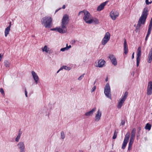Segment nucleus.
<instances>
[{"mask_svg": "<svg viewBox=\"0 0 152 152\" xmlns=\"http://www.w3.org/2000/svg\"><path fill=\"white\" fill-rule=\"evenodd\" d=\"M148 8H145L142 12L141 16L140 18L136 27L137 29H139L141 25H144L148 15Z\"/></svg>", "mask_w": 152, "mask_h": 152, "instance_id": "1", "label": "nucleus"}, {"mask_svg": "<svg viewBox=\"0 0 152 152\" xmlns=\"http://www.w3.org/2000/svg\"><path fill=\"white\" fill-rule=\"evenodd\" d=\"M41 23L45 28H50L51 26L52 18L50 16L44 17L41 20Z\"/></svg>", "mask_w": 152, "mask_h": 152, "instance_id": "2", "label": "nucleus"}, {"mask_svg": "<svg viewBox=\"0 0 152 152\" xmlns=\"http://www.w3.org/2000/svg\"><path fill=\"white\" fill-rule=\"evenodd\" d=\"M82 13H84V14L83 19L87 23H91V22L90 21V20L91 18V16L90 13L88 11L84 10L80 11L78 15H79Z\"/></svg>", "mask_w": 152, "mask_h": 152, "instance_id": "3", "label": "nucleus"}, {"mask_svg": "<svg viewBox=\"0 0 152 152\" xmlns=\"http://www.w3.org/2000/svg\"><path fill=\"white\" fill-rule=\"evenodd\" d=\"M136 129L134 128L131 131L129 141V142L128 150L130 151L131 150L132 144L135 139L136 133Z\"/></svg>", "mask_w": 152, "mask_h": 152, "instance_id": "4", "label": "nucleus"}, {"mask_svg": "<svg viewBox=\"0 0 152 152\" xmlns=\"http://www.w3.org/2000/svg\"><path fill=\"white\" fill-rule=\"evenodd\" d=\"M128 95V92H126L123 97L120 99L118 101L117 107L118 109H120L123 106L125 101Z\"/></svg>", "mask_w": 152, "mask_h": 152, "instance_id": "5", "label": "nucleus"}, {"mask_svg": "<svg viewBox=\"0 0 152 152\" xmlns=\"http://www.w3.org/2000/svg\"><path fill=\"white\" fill-rule=\"evenodd\" d=\"M104 92L105 96L107 98L111 99L110 88L109 83H107L106 85Z\"/></svg>", "mask_w": 152, "mask_h": 152, "instance_id": "6", "label": "nucleus"}, {"mask_svg": "<svg viewBox=\"0 0 152 152\" xmlns=\"http://www.w3.org/2000/svg\"><path fill=\"white\" fill-rule=\"evenodd\" d=\"M110 34L109 32L106 33L101 41V44L102 45H105L110 40Z\"/></svg>", "mask_w": 152, "mask_h": 152, "instance_id": "7", "label": "nucleus"}, {"mask_svg": "<svg viewBox=\"0 0 152 152\" xmlns=\"http://www.w3.org/2000/svg\"><path fill=\"white\" fill-rule=\"evenodd\" d=\"M130 134L129 132H127L125 135V137L123 143L121 148L124 149L126 148L127 144L128 142Z\"/></svg>", "mask_w": 152, "mask_h": 152, "instance_id": "8", "label": "nucleus"}, {"mask_svg": "<svg viewBox=\"0 0 152 152\" xmlns=\"http://www.w3.org/2000/svg\"><path fill=\"white\" fill-rule=\"evenodd\" d=\"M67 26L66 24L61 23V25L58 27V32L61 34L66 33L67 31Z\"/></svg>", "mask_w": 152, "mask_h": 152, "instance_id": "9", "label": "nucleus"}, {"mask_svg": "<svg viewBox=\"0 0 152 152\" xmlns=\"http://www.w3.org/2000/svg\"><path fill=\"white\" fill-rule=\"evenodd\" d=\"M17 147L20 150V152H25V145L23 142H20L17 145Z\"/></svg>", "mask_w": 152, "mask_h": 152, "instance_id": "10", "label": "nucleus"}, {"mask_svg": "<svg viewBox=\"0 0 152 152\" xmlns=\"http://www.w3.org/2000/svg\"><path fill=\"white\" fill-rule=\"evenodd\" d=\"M141 50L140 47H139L137 49V66H138L140 60L141 56Z\"/></svg>", "mask_w": 152, "mask_h": 152, "instance_id": "11", "label": "nucleus"}, {"mask_svg": "<svg viewBox=\"0 0 152 152\" xmlns=\"http://www.w3.org/2000/svg\"><path fill=\"white\" fill-rule=\"evenodd\" d=\"M118 15V12L115 10H112L110 13V16L113 20H115Z\"/></svg>", "mask_w": 152, "mask_h": 152, "instance_id": "12", "label": "nucleus"}, {"mask_svg": "<svg viewBox=\"0 0 152 152\" xmlns=\"http://www.w3.org/2000/svg\"><path fill=\"white\" fill-rule=\"evenodd\" d=\"M152 94V82L150 81L148 83L147 89V94L150 95Z\"/></svg>", "mask_w": 152, "mask_h": 152, "instance_id": "13", "label": "nucleus"}, {"mask_svg": "<svg viewBox=\"0 0 152 152\" xmlns=\"http://www.w3.org/2000/svg\"><path fill=\"white\" fill-rule=\"evenodd\" d=\"M69 21V18L68 15H64L62 19L61 23L67 25Z\"/></svg>", "mask_w": 152, "mask_h": 152, "instance_id": "14", "label": "nucleus"}, {"mask_svg": "<svg viewBox=\"0 0 152 152\" xmlns=\"http://www.w3.org/2000/svg\"><path fill=\"white\" fill-rule=\"evenodd\" d=\"M109 58L110 59L113 65L116 66L117 65V61L115 57L112 54L110 55L109 56Z\"/></svg>", "mask_w": 152, "mask_h": 152, "instance_id": "15", "label": "nucleus"}, {"mask_svg": "<svg viewBox=\"0 0 152 152\" xmlns=\"http://www.w3.org/2000/svg\"><path fill=\"white\" fill-rule=\"evenodd\" d=\"M102 116V112L99 109L97 112L94 118L95 121L96 122L99 121L100 119Z\"/></svg>", "mask_w": 152, "mask_h": 152, "instance_id": "16", "label": "nucleus"}, {"mask_svg": "<svg viewBox=\"0 0 152 152\" xmlns=\"http://www.w3.org/2000/svg\"><path fill=\"white\" fill-rule=\"evenodd\" d=\"M96 107L93 108L91 110L86 112L85 114V116L87 117L92 116L93 115L94 113L96 111Z\"/></svg>", "mask_w": 152, "mask_h": 152, "instance_id": "17", "label": "nucleus"}, {"mask_svg": "<svg viewBox=\"0 0 152 152\" xmlns=\"http://www.w3.org/2000/svg\"><path fill=\"white\" fill-rule=\"evenodd\" d=\"M105 63V61L104 60L101 59L98 61V64H96V66L99 67H102L104 65Z\"/></svg>", "mask_w": 152, "mask_h": 152, "instance_id": "18", "label": "nucleus"}, {"mask_svg": "<svg viewBox=\"0 0 152 152\" xmlns=\"http://www.w3.org/2000/svg\"><path fill=\"white\" fill-rule=\"evenodd\" d=\"M108 1H106L102 3L97 7V10L98 11H100L102 10L104 7L108 2Z\"/></svg>", "mask_w": 152, "mask_h": 152, "instance_id": "19", "label": "nucleus"}, {"mask_svg": "<svg viewBox=\"0 0 152 152\" xmlns=\"http://www.w3.org/2000/svg\"><path fill=\"white\" fill-rule=\"evenodd\" d=\"M31 74L36 84H37L38 83V81L39 80V78L38 75L34 71L31 72Z\"/></svg>", "mask_w": 152, "mask_h": 152, "instance_id": "20", "label": "nucleus"}, {"mask_svg": "<svg viewBox=\"0 0 152 152\" xmlns=\"http://www.w3.org/2000/svg\"><path fill=\"white\" fill-rule=\"evenodd\" d=\"M124 50L125 54H126L128 52V47L126 40L125 39H124Z\"/></svg>", "mask_w": 152, "mask_h": 152, "instance_id": "21", "label": "nucleus"}, {"mask_svg": "<svg viewBox=\"0 0 152 152\" xmlns=\"http://www.w3.org/2000/svg\"><path fill=\"white\" fill-rule=\"evenodd\" d=\"M11 25V22H10V25L8 27H7L5 30L4 33H5V37H6L7 35L9 34V32L10 30V27Z\"/></svg>", "mask_w": 152, "mask_h": 152, "instance_id": "22", "label": "nucleus"}, {"mask_svg": "<svg viewBox=\"0 0 152 152\" xmlns=\"http://www.w3.org/2000/svg\"><path fill=\"white\" fill-rule=\"evenodd\" d=\"M42 50L43 52H45L47 53H50L49 48L47 45H45L42 48Z\"/></svg>", "mask_w": 152, "mask_h": 152, "instance_id": "23", "label": "nucleus"}, {"mask_svg": "<svg viewBox=\"0 0 152 152\" xmlns=\"http://www.w3.org/2000/svg\"><path fill=\"white\" fill-rule=\"evenodd\" d=\"M90 21H91V23H94V24H97L99 23V21L98 19L95 18L91 19Z\"/></svg>", "mask_w": 152, "mask_h": 152, "instance_id": "24", "label": "nucleus"}, {"mask_svg": "<svg viewBox=\"0 0 152 152\" xmlns=\"http://www.w3.org/2000/svg\"><path fill=\"white\" fill-rule=\"evenodd\" d=\"M22 133V132H20V131L18 133V135L17 137L15 138V141L16 142H18V141H19V139H20V137Z\"/></svg>", "mask_w": 152, "mask_h": 152, "instance_id": "25", "label": "nucleus"}, {"mask_svg": "<svg viewBox=\"0 0 152 152\" xmlns=\"http://www.w3.org/2000/svg\"><path fill=\"white\" fill-rule=\"evenodd\" d=\"M63 69H64L66 70H69L71 69V68L66 66H63L60 68V70H62Z\"/></svg>", "mask_w": 152, "mask_h": 152, "instance_id": "26", "label": "nucleus"}, {"mask_svg": "<svg viewBox=\"0 0 152 152\" xmlns=\"http://www.w3.org/2000/svg\"><path fill=\"white\" fill-rule=\"evenodd\" d=\"M151 125L149 123L147 124L145 127V129H146L148 130H150L151 129Z\"/></svg>", "mask_w": 152, "mask_h": 152, "instance_id": "27", "label": "nucleus"}, {"mask_svg": "<svg viewBox=\"0 0 152 152\" xmlns=\"http://www.w3.org/2000/svg\"><path fill=\"white\" fill-rule=\"evenodd\" d=\"M4 65L7 68L9 67L10 66V63L7 61H4Z\"/></svg>", "mask_w": 152, "mask_h": 152, "instance_id": "28", "label": "nucleus"}, {"mask_svg": "<svg viewBox=\"0 0 152 152\" xmlns=\"http://www.w3.org/2000/svg\"><path fill=\"white\" fill-rule=\"evenodd\" d=\"M118 132H117L116 130H115L114 132V134L113 136V139H115L116 138Z\"/></svg>", "mask_w": 152, "mask_h": 152, "instance_id": "29", "label": "nucleus"}, {"mask_svg": "<svg viewBox=\"0 0 152 152\" xmlns=\"http://www.w3.org/2000/svg\"><path fill=\"white\" fill-rule=\"evenodd\" d=\"M65 137V136L64 134V132L62 131L61 132V138L62 139H64Z\"/></svg>", "mask_w": 152, "mask_h": 152, "instance_id": "30", "label": "nucleus"}, {"mask_svg": "<svg viewBox=\"0 0 152 152\" xmlns=\"http://www.w3.org/2000/svg\"><path fill=\"white\" fill-rule=\"evenodd\" d=\"M84 74H83V75H81L78 78V80H81L82 78L84 77Z\"/></svg>", "mask_w": 152, "mask_h": 152, "instance_id": "31", "label": "nucleus"}, {"mask_svg": "<svg viewBox=\"0 0 152 152\" xmlns=\"http://www.w3.org/2000/svg\"><path fill=\"white\" fill-rule=\"evenodd\" d=\"M67 50V48H66V47L64 48H62L60 50L61 51H63V52H64V51H65L66 50Z\"/></svg>", "mask_w": 152, "mask_h": 152, "instance_id": "32", "label": "nucleus"}, {"mask_svg": "<svg viewBox=\"0 0 152 152\" xmlns=\"http://www.w3.org/2000/svg\"><path fill=\"white\" fill-rule=\"evenodd\" d=\"M96 87L95 86H94L92 88L91 90V92H93L94 91L96 90Z\"/></svg>", "mask_w": 152, "mask_h": 152, "instance_id": "33", "label": "nucleus"}, {"mask_svg": "<svg viewBox=\"0 0 152 152\" xmlns=\"http://www.w3.org/2000/svg\"><path fill=\"white\" fill-rule=\"evenodd\" d=\"M145 2H146V4H147L148 5V4H151L152 2V1H151L150 2H149L148 0H145Z\"/></svg>", "mask_w": 152, "mask_h": 152, "instance_id": "34", "label": "nucleus"}, {"mask_svg": "<svg viewBox=\"0 0 152 152\" xmlns=\"http://www.w3.org/2000/svg\"><path fill=\"white\" fill-rule=\"evenodd\" d=\"M125 121L122 120L121 123L120 124V125H124L125 124Z\"/></svg>", "mask_w": 152, "mask_h": 152, "instance_id": "35", "label": "nucleus"}, {"mask_svg": "<svg viewBox=\"0 0 152 152\" xmlns=\"http://www.w3.org/2000/svg\"><path fill=\"white\" fill-rule=\"evenodd\" d=\"M0 92L2 94H4V92L2 88H1L0 90Z\"/></svg>", "mask_w": 152, "mask_h": 152, "instance_id": "36", "label": "nucleus"}, {"mask_svg": "<svg viewBox=\"0 0 152 152\" xmlns=\"http://www.w3.org/2000/svg\"><path fill=\"white\" fill-rule=\"evenodd\" d=\"M58 27H57L55 28H52L51 29V30H52V31H56V30L58 31Z\"/></svg>", "mask_w": 152, "mask_h": 152, "instance_id": "37", "label": "nucleus"}, {"mask_svg": "<svg viewBox=\"0 0 152 152\" xmlns=\"http://www.w3.org/2000/svg\"><path fill=\"white\" fill-rule=\"evenodd\" d=\"M152 26H149L148 31H151L152 30Z\"/></svg>", "mask_w": 152, "mask_h": 152, "instance_id": "38", "label": "nucleus"}, {"mask_svg": "<svg viewBox=\"0 0 152 152\" xmlns=\"http://www.w3.org/2000/svg\"><path fill=\"white\" fill-rule=\"evenodd\" d=\"M25 95L27 97L28 96L27 95V92L26 91V88H25Z\"/></svg>", "mask_w": 152, "mask_h": 152, "instance_id": "39", "label": "nucleus"}, {"mask_svg": "<svg viewBox=\"0 0 152 152\" xmlns=\"http://www.w3.org/2000/svg\"><path fill=\"white\" fill-rule=\"evenodd\" d=\"M66 47V48H67V50H68L69 48H71V45H69V46H68V44H67Z\"/></svg>", "mask_w": 152, "mask_h": 152, "instance_id": "40", "label": "nucleus"}, {"mask_svg": "<svg viewBox=\"0 0 152 152\" xmlns=\"http://www.w3.org/2000/svg\"><path fill=\"white\" fill-rule=\"evenodd\" d=\"M3 56V55L1 54H0V61H1V59H2Z\"/></svg>", "mask_w": 152, "mask_h": 152, "instance_id": "41", "label": "nucleus"}, {"mask_svg": "<svg viewBox=\"0 0 152 152\" xmlns=\"http://www.w3.org/2000/svg\"><path fill=\"white\" fill-rule=\"evenodd\" d=\"M149 26H152V17L151 18L149 24Z\"/></svg>", "mask_w": 152, "mask_h": 152, "instance_id": "42", "label": "nucleus"}, {"mask_svg": "<svg viewBox=\"0 0 152 152\" xmlns=\"http://www.w3.org/2000/svg\"><path fill=\"white\" fill-rule=\"evenodd\" d=\"M148 39V38L145 37V44H146V41Z\"/></svg>", "mask_w": 152, "mask_h": 152, "instance_id": "43", "label": "nucleus"}, {"mask_svg": "<svg viewBox=\"0 0 152 152\" xmlns=\"http://www.w3.org/2000/svg\"><path fill=\"white\" fill-rule=\"evenodd\" d=\"M134 52H133V54H132V59H133L134 58Z\"/></svg>", "mask_w": 152, "mask_h": 152, "instance_id": "44", "label": "nucleus"}, {"mask_svg": "<svg viewBox=\"0 0 152 152\" xmlns=\"http://www.w3.org/2000/svg\"><path fill=\"white\" fill-rule=\"evenodd\" d=\"M151 33V31H148V33L147 34L150 35Z\"/></svg>", "mask_w": 152, "mask_h": 152, "instance_id": "45", "label": "nucleus"}, {"mask_svg": "<svg viewBox=\"0 0 152 152\" xmlns=\"http://www.w3.org/2000/svg\"><path fill=\"white\" fill-rule=\"evenodd\" d=\"M65 8V5H63L62 7V8L63 9H64Z\"/></svg>", "mask_w": 152, "mask_h": 152, "instance_id": "46", "label": "nucleus"}, {"mask_svg": "<svg viewBox=\"0 0 152 152\" xmlns=\"http://www.w3.org/2000/svg\"><path fill=\"white\" fill-rule=\"evenodd\" d=\"M149 35H148V34H147V35H146V37L148 38V37H149Z\"/></svg>", "mask_w": 152, "mask_h": 152, "instance_id": "47", "label": "nucleus"}, {"mask_svg": "<svg viewBox=\"0 0 152 152\" xmlns=\"http://www.w3.org/2000/svg\"><path fill=\"white\" fill-rule=\"evenodd\" d=\"M140 136V134L139 133L138 134H137V137H139Z\"/></svg>", "mask_w": 152, "mask_h": 152, "instance_id": "48", "label": "nucleus"}, {"mask_svg": "<svg viewBox=\"0 0 152 152\" xmlns=\"http://www.w3.org/2000/svg\"><path fill=\"white\" fill-rule=\"evenodd\" d=\"M60 70V69H59L58 70V71L57 72V73H58V72H59L60 71H61V70Z\"/></svg>", "mask_w": 152, "mask_h": 152, "instance_id": "49", "label": "nucleus"}, {"mask_svg": "<svg viewBox=\"0 0 152 152\" xmlns=\"http://www.w3.org/2000/svg\"><path fill=\"white\" fill-rule=\"evenodd\" d=\"M138 129H139V131H140V130H141V127H139Z\"/></svg>", "mask_w": 152, "mask_h": 152, "instance_id": "50", "label": "nucleus"}, {"mask_svg": "<svg viewBox=\"0 0 152 152\" xmlns=\"http://www.w3.org/2000/svg\"><path fill=\"white\" fill-rule=\"evenodd\" d=\"M107 80H108V78H106V79H105V81H107Z\"/></svg>", "mask_w": 152, "mask_h": 152, "instance_id": "51", "label": "nucleus"}, {"mask_svg": "<svg viewBox=\"0 0 152 152\" xmlns=\"http://www.w3.org/2000/svg\"><path fill=\"white\" fill-rule=\"evenodd\" d=\"M75 40H74V41L73 42L75 43Z\"/></svg>", "mask_w": 152, "mask_h": 152, "instance_id": "52", "label": "nucleus"}, {"mask_svg": "<svg viewBox=\"0 0 152 152\" xmlns=\"http://www.w3.org/2000/svg\"><path fill=\"white\" fill-rule=\"evenodd\" d=\"M95 82L94 83V84H95Z\"/></svg>", "mask_w": 152, "mask_h": 152, "instance_id": "53", "label": "nucleus"}]
</instances>
